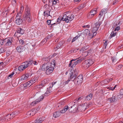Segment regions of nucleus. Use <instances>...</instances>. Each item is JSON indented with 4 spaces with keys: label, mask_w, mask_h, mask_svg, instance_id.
I'll return each instance as SVG.
<instances>
[{
    "label": "nucleus",
    "mask_w": 123,
    "mask_h": 123,
    "mask_svg": "<svg viewBox=\"0 0 123 123\" xmlns=\"http://www.w3.org/2000/svg\"><path fill=\"white\" fill-rule=\"evenodd\" d=\"M77 75V72L71 69L69 74L68 78L73 81H74Z\"/></svg>",
    "instance_id": "4"
},
{
    "label": "nucleus",
    "mask_w": 123,
    "mask_h": 123,
    "mask_svg": "<svg viewBox=\"0 0 123 123\" xmlns=\"http://www.w3.org/2000/svg\"><path fill=\"white\" fill-rule=\"evenodd\" d=\"M60 112L61 113H65L66 112V111L63 109L62 110L60 111Z\"/></svg>",
    "instance_id": "57"
},
{
    "label": "nucleus",
    "mask_w": 123,
    "mask_h": 123,
    "mask_svg": "<svg viewBox=\"0 0 123 123\" xmlns=\"http://www.w3.org/2000/svg\"><path fill=\"white\" fill-rule=\"evenodd\" d=\"M117 86V85H115L114 87H109L108 88V89H109L112 91H113L116 88V87Z\"/></svg>",
    "instance_id": "42"
},
{
    "label": "nucleus",
    "mask_w": 123,
    "mask_h": 123,
    "mask_svg": "<svg viewBox=\"0 0 123 123\" xmlns=\"http://www.w3.org/2000/svg\"><path fill=\"white\" fill-rule=\"evenodd\" d=\"M85 49L84 47H82V48L80 49V51L81 52H83L84 50H85Z\"/></svg>",
    "instance_id": "63"
},
{
    "label": "nucleus",
    "mask_w": 123,
    "mask_h": 123,
    "mask_svg": "<svg viewBox=\"0 0 123 123\" xmlns=\"http://www.w3.org/2000/svg\"><path fill=\"white\" fill-rule=\"evenodd\" d=\"M45 119V118L44 117H42L41 118H39L38 119H37L35 121V123H41Z\"/></svg>",
    "instance_id": "17"
},
{
    "label": "nucleus",
    "mask_w": 123,
    "mask_h": 123,
    "mask_svg": "<svg viewBox=\"0 0 123 123\" xmlns=\"http://www.w3.org/2000/svg\"><path fill=\"white\" fill-rule=\"evenodd\" d=\"M61 115L60 112V111H58L54 112L53 113V117L55 118Z\"/></svg>",
    "instance_id": "24"
},
{
    "label": "nucleus",
    "mask_w": 123,
    "mask_h": 123,
    "mask_svg": "<svg viewBox=\"0 0 123 123\" xmlns=\"http://www.w3.org/2000/svg\"><path fill=\"white\" fill-rule=\"evenodd\" d=\"M24 20H27L28 22H30L31 21L30 10L28 8H27L26 9L25 14L24 16Z\"/></svg>",
    "instance_id": "3"
},
{
    "label": "nucleus",
    "mask_w": 123,
    "mask_h": 123,
    "mask_svg": "<svg viewBox=\"0 0 123 123\" xmlns=\"http://www.w3.org/2000/svg\"><path fill=\"white\" fill-rule=\"evenodd\" d=\"M92 94L90 93L85 97V99L86 101H89L91 99L92 97Z\"/></svg>",
    "instance_id": "19"
},
{
    "label": "nucleus",
    "mask_w": 123,
    "mask_h": 123,
    "mask_svg": "<svg viewBox=\"0 0 123 123\" xmlns=\"http://www.w3.org/2000/svg\"><path fill=\"white\" fill-rule=\"evenodd\" d=\"M97 8L91 10L90 12L91 13H92L93 16H94L97 13Z\"/></svg>",
    "instance_id": "29"
},
{
    "label": "nucleus",
    "mask_w": 123,
    "mask_h": 123,
    "mask_svg": "<svg viewBox=\"0 0 123 123\" xmlns=\"http://www.w3.org/2000/svg\"><path fill=\"white\" fill-rule=\"evenodd\" d=\"M25 69V68H24V67L22 64L20 65L18 67V70L20 71H22Z\"/></svg>",
    "instance_id": "36"
},
{
    "label": "nucleus",
    "mask_w": 123,
    "mask_h": 123,
    "mask_svg": "<svg viewBox=\"0 0 123 123\" xmlns=\"http://www.w3.org/2000/svg\"><path fill=\"white\" fill-rule=\"evenodd\" d=\"M51 58L49 56L48 57H45L43 59V60L45 63L49 62Z\"/></svg>",
    "instance_id": "23"
},
{
    "label": "nucleus",
    "mask_w": 123,
    "mask_h": 123,
    "mask_svg": "<svg viewBox=\"0 0 123 123\" xmlns=\"http://www.w3.org/2000/svg\"><path fill=\"white\" fill-rule=\"evenodd\" d=\"M24 48L23 46L18 45L16 48V49L18 52L20 53L24 50Z\"/></svg>",
    "instance_id": "14"
},
{
    "label": "nucleus",
    "mask_w": 123,
    "mask_h": 123,
    "mask_svg": "<svg viewBox=\"0 0 123 123\" xmlns=\"http://www.w3.org/2000/svg\"><path fill=\"white\" fill-rule=\"evenodd\" d=\"M93 63V60L91 59H89L86 60L83 63V64L85 67L87 68L92 64Z\"/></svg>",
    "instance_id": "6"
},
{
    "label": "nucleus",
    "mask_w": 123,
    "mask_h": 123,
    "mask_svg": "<svg viewBox=\"0 0 123 123\" xmlns=\"http://www.w3.org/2000/svg\"><path fill=\"white\" fill-rule=\"evenodd\" d=\"M107 8H105L102 9L100 12L98 16L100 18L101 16H102L103 14H105L107 12Z\"/></svg>",
    "instance_id": "15"
},
{
    "label": "nucleus",
    "mask_w": 123,
    "mask_h": 123,
    "mask_svg": "<svg viewBox=\"0 0 123 123\" xmlns=\"http://www.w3.org/2000/svg\"><path fill=\"white\" fill-rule=\"evenodd\" d=\"M14 41V40L12 38H9L5 39L6 42V46H10L11 45L12 43Z\"/></svg>",
    "instance_id": "9"
},
{
    "label": "nucleus",
    "mask_w": 123,
    "mask_h": 123,
    "mask_svg": "<svg viewBox=\"0 0 123 123\" xmlns=\"http://www.w3.org/2000/svg\"><path fill=\"white\" fill-rule=\"evenodd\" d=\"M68 106H65L64 108H63L66 111L69 109L68 108Z\"/></svg>",
    "instance_id": "61"
},
{
    "label": "nucleus",
    "mask_w": 123,
    "mask_h": 123,
    "mask_svg": "<svg viewBox=\"0 0 123 123\" xmlns=\"http://www.w3.org/2000/svg\"><path fill=\"white\" fill-rule=\"evenodd\" d=\"M109 83L108 79L104 80L101 82V83L102 84V85L107 84Z\"/></svg>",
    "instance_id": "34"
},
{
    "label": "nucleus",
    "mask_w": 123,
    "mask_h": 123,
    "mask_svg": "<svg viewBox=\"0 0 123 123\" xmlns=\"http://www.w3.org/2000/svg\"><path fill=\"white\" fill-rule=\"evenodd\" d=\"M8 10H6L5 12H3V14L6 13V15L5 16H6V15H7V13H8Z\"/></svg>",
    "instance_id": "60"
},
{
    "label": "nucleus",
    "mask_w": 123,
    "mask_h": 123,
    "mask_svg": "<svg viewBox=\"0 0 123 123\" xmlns=\"http://www.w3.org/2000/svg\"><path fill=\"white\" fill-rule=\"evenodd\" d=\"M57 4V2L56 0H54L53 1H52V6L55 7V5H56Z\"/></svg>",
    "instance_id": "44"
},
{
    "label": "nucleus",
    "mask_w": 123,
    "mask_h": 123,
    "mask_svg": "<svg viewBox=\"0 0 123 123\" xmlns=\"http://www.w3.org/2000/svg\"><path fill=\"white\" fill-rule=\"evenodd\" d=\"M79 37H80V36L79 35H77L75 37H74L72 41V42H73L75 40L77 39L78 38H79Z\"/></svg>",
    "instance_id": "40"
},
{
    "label": "nucleus",
    "mask_w": 123,
    "mask_h": 123,
    "mask_svg": "<svg viewBox=\"0 0 123 123\" xmlns=\"http://www.w3.org/2000/svg\"><path fill=\"white\" fill-rule=\"evenodd\" d=\"M84 60V58H82L79 59L74 61L75 65L74 66H76L77 64L80 63L82 61Z\"/></svg>",
    "instance_id": "25"
},
{
    "label": "nucleus",
    "mask_w": 123,
    "mask_h": 123,
    "mask_svg": "<svg viewBox=\"0 0 123 123\" xmlns=\"http://www.w3.org/2000/svg\"><path fill=\"white\" fill-rule=\"evenodd\" d=\"M14 74V72H13L11 74H10L8 76V79H9L10 78H11L12 77V76Z\"/></svg>",
    "instance_id": "43"
},
{
    "label": "nucleus",
    "mask_w": 123,
    "mask_h": 123,
    "mask_svg": "<svg viewBox=\"0 0 123 123\" xmlns=\"http://www.w3.org/2000/svg\"><path fill=\"white\" fill-rule=\"evenodd\" d=\"M29 74H26L25 75L24 74L21 77V79L20 80L21 81L25 80L29 77Z\"/></svg>",
    "instance_id": "21"
},
{
    "label": "nucleus",
    "mask_w": 123,
    "mask_h": 123,
    "mask_svg": "<svg viewBox=\"0 0 123 123\" xmlns=\"http://www.w3.org/2000/svg\"><path fill=\"white\" fill-rule=\"evenodd\" d=\"M47 80H48L47 79H44L43 81H42V82L45 85V84L48 83V81H47Z\"/></svg>",
    "instance_id": "54"
},
{
    "label": "nucleus",
    "mask_w": 123,
    "mask_h": 123,
    "mask_svg": "<svg viewBox=\"0 0 123 123\" xmlns=\"http://www.w3.org/2000/svg\"><path fill=\"white\" fill-rule=\"evenodd\" d=\"M37 80L36 78H35L32 79L30 81L31 83V84L32 85L36 82Z\"/></svg>",
    "instance_id": "31"
},
{
    "label": "nucleus",
    "mask_w": 123,
    "mask_h": 123,
    "mask_svg": "<svg viewBox=\"0 0 123 123\" xmlns=\"http://www.w3.org/2000/svg\"><path fill=\"white\" fill-rule=\"evenodd\" d=\"M19 42L23 45H24L25 44L24 41L22 39L20 40L19 41Z\"/></svg>",
    "instance_id": "53"
},
{
    "label": "nucleus",
    "mask_w": 123,
    "mask_h": 123,
    "mask_svg": "<svg viewBox=\"0 0 123 123\" xmlns=\"http://www.w3.org/2000/svg\"><path fill=\"white\" fill-rule=\"evenodd\" d=\"M0 41L1 44H2V46L4 44L6 45V42H5V39L1 38Z\"/></svg>",
    "instance_id": "37"
},
{
    "label": "nucleus",
    "mask_w": 123,
    "mask_h": 123,
    "mask_svg": "<svg viewBox=\"0 0 123 123\" xmlns=\"http://www.w3.org/2000/svg\"><path fill=\"white\" fill-rule=\"evenodd\" d=\"M85 6V5L84 4H81L78 7V9L79 10H80L83 9Z\"/></svg>",
    "instance_id": "39"
},
{
    "label": "nucleus",
    "mask_w": 123,
    "mask_h": 123,
    "mask_svg": "<svg viewBox=\"0 0 123 123\" xmlns=\"http://www.w3.org/2000/svg\"><path fill=\"white\" fill-rule=\"evenodd\" d=\"M116 34V33L114 32V31H112L110 34V36L109 37L110 38L115 36Z\"/></svg>",
    "instance_id": "35"
},
{
    "label": "nucleus",
    "mask_w": 123,
    "mask_h": 123,
    "mask_svg": "<svg viewBox=\"0 0 123 123\" xmlns=\"http://www.w3.org/2000/svg\"><path fill=\"white\" fill-rule=\"evenodd\" d=\"M77 59H72L71 60L70 62V63L68 65V67H71L72 68H73L75 67V66L74 65H75V64H74V62H73L74 61Z\"/></svg>",
    "instance_id": "16"
},
{
    "label": "nucleus",
    "mask_w": 123,
    "mask_h": 123,
    "mask_svg": "<svg viewBox=\"0 0 123 123\" xmlns=\"http://www.w3.org/2000/svg\"><path fill=\"white\" fill-rule=\"evenodd\" d=\"M12 118V117L11 116V115L10 114H8L7 116H6L5 117V118L8 120L9 119H10Z\"/></svg>",
    "instance_id": "41"
},
{
    "label": "nucleus",
    "mask_w": 123,
    "mask_h": 123,
    "mask_svg": "<svg viewBox=\"0 0 123 123\" xmlns=\"http://www.w3.org/2000/svg\"><path fill=\"white\" fill-rule=\"evenodd\" d=\"M47 62L43 64L41 66V69L43 71H46V73L47 74H49L52 73L55 67V63L53 62Z\"/></svg>",
    "instance_id": "1"
},
{
    "label": "nucleus",
    "mask_w": 123,
    "mask_h": 123,
    "mask_svg": "<svg viewBox=\"0 0 123 123\" xmlns=\"http://www.w3.org/2000/svg\"><path fill=\"white\" fill-rule=\"evenodd\" d=\"M120 27L118 26H117L116 28L115 29L114 31H118L120 30Z\"/></svg>",
    "instance_id": "51"
},
{
    "label": "nucleus",
    "mask_w": 123,
    "mask_h": 123,
    "mask_svg": "<svg viewBox=\"0 0 123 123\" xmlns=\"http://www.w3.org/2000/svg\"><path fill=\"white\" fill-rule=\"evenodd\" d=\"M7 50V49L6 48H1L0 49V53H2L6 51Z\"/></svg>",
    "instance_id": "33"
},
{
    "label": "nucleus",
    "mask_w": 123,
    "mask_h": 123,
    "mask_svg": "<svg viewBox=\"0 0 123 123\" xmlns=\"http://www.w3.org/2000/svg\"><path fill=\"white\" fill-rule=\"evenodd\" d=\"M29 60L32 61H33V62L31 63V65L33 64L34 65H37L38 64V62L36 61H34L33 60Z\"/></svg>",
    "instance_id": "46"
},
{
    "label": "nucleus",
    "mask_w": 123,
    "mask_h": 123,
    "mask_svg": "<svg viewBox=\"0 0 123 123\" xmlns=\"http://www.w3.org/2000/svg\"><path fill=\"white\" fill-rule=\"evenodd\" d=\"M14 114H15V115H17L18 114H19V112L18 111H16L14 112Z\"/></svg>",
    "instance_id": "62"
},
{
    "label": "nucleus",
    "mask_w": 123,
    "mask_h": 123,
    "mask_svg": "<svg viewBox=\"0 0 123 123\" xmlns=\"http://www.w3.org/2000/svg\"><path fill=\"white\" fill-rule=\"evenodd\" d=\"M50 11L49 10H46L44 11L43 12L44 15V16H45V15L46 14L47 17H48L49 16H50Z\"/></svg>",
    "instance_id": "28"
},
{
    "label": "nucleus",
    "mask_w": 123,
    "mask_h": 123,
    "mask_svg": "<svg viewBox=\"0 0 123 123\" xmlns=\"http://www.w3.org/2000/svg\"><path fill=\"white\" fill-rule=\"evenodd\" d=\"M52 0H49V5H48L49 6L51 7L52 6Z\"/></svg>",
    "instance_id": "48"
},
{
    "label": "nucleus",
    "mask_w": 123,
    "mask_h": 123,
    "mask_svg": "<svg viewBox=\"0 0 123 123\" xmlns=\"http://www.w3.org/2000/svg\"><path fill=\"white\" fill-rule=\"evenodd\" d=\"M99 38H97L95 39L93 41V43H98L99 41Z\"/></svg>",
    "instance_id": "45"
},
{
    "label": "nucleus",
    "mask_w": 123,
    "mask_h": 123,
    "mask_svg": "<svg viewBox=\"0 0 123 123\" xmlns=\"http://www.w3.org/2000/svg\"><path fill=\"white\" fill-rule=\"evenodd\" d=\"M18 17H19V18H18L16 19L15 21V23L16 24L19 25L21 24L23 21L22 19L20 18V16Z\"/></svg>",
    "instance_id": "18"
},
{
    "label": "nucleus",
    "mask_w": 123,
    "mask_h": 123,
    "mask_svg": "<svg viewBox=\"0 0 123 123\" xmlns=\"http://www.w3.org/2000/svg\"><path fill=\"white\" fill-rule=\"evenodd\" d=\"M70 80H71L68 78L67 80L66 81L64 82V83L65 84H67Z\"/></svg>",
    "instance_id": "56"
},
{
    "label": "nucleus",
    "mask_w": 123,
    "mask_h": 123,
    "mask_svg": "<svg viewBox=\"0 0 123 123\" xmlns=\"http://www.w3.org/2000/svg\"><path fill=\"white\" fill-rule=\"evenodd\" d=\"M118 0H116L114 1L113 2V5H114L117 4L118 3Z\"/></svg>",
    "instance_id": "52"
},
{
    "label": "nucleus",
    "mask_w": 123,
    "mask_h": 123,
    "mask_svg": "<svg viewBox=\"0 0 123 123\" xmlns=\"http://www.w3.org/2000/svg\"><path fill=\"white\" fill-rule=\"evenodd\" d=\"M89 107V105H88L87 103H85L79 105L77 107V110L80 111H83L87 109Z\"/></svg>",
    "instance_id": "5"
},
{
    "label": "nucleus",
    "mask_w": 123,
    "mask_h": 123,
    "mask_svg": "<svg viewBox=\"0 0 123 123\" xmlns=\"http://www.w3.org/2000/svg\"><path fill=\"white\" fill-rule=\"evenodd\" d=\"M72 106H71L69 108V111L70 112L72 113H74L77 111V107L74 108V109H72Z\"/></svg>",
    "instance_id": "20"
},
{
    "label": "nucleus",
    "mask_w": 123,
    "mask_h": 123,
    "mask_svg": "<svg viewBox=\"0 0 123 123\" xmlns=\"http://www.w3.org/2000/svg\"><path fill=\"white\" fill-rule=\"evenodd\" d=\"M117 95L114 94H113L112 97L110 98V100L111 102H114L117 101L118 99Z\"/></svg>",
    "instance_id": "13"
},
{
    "label": "nucleus",
    "mask_w": 123,
    "mask_h": 123,
    "mask_svg": "<svg viewBox=\"0 0 123 123\" xmlns=\"http://www.w3.org/2000/svg\"><path fill=\"white\" fill-rule=\"evenodd\" d=\"M62 19L63 21H65L66 22H68V20L69 19H68V16L66 14H65L63 15Z\"/></svg>",
    "instance_id": "22"
},
{
    "label": "nucleus",
    "mask_w": 123,
    "mask_h": 123,
    "mask_svg": "<svg viewBox=\"0 0 123 123\" xmlns=\"http://www.w3.org/2000/svg\"><path fill=\"white\" fill-rule=\"evenodd\" d=\"M51 92V90H48V89H47V90L45 93L43 95H42L40 96L39 98L36 100L35 101H33L31 103V105H32L34 106L36 104L38 103L41 101L44 98V96H48L50 94V93Z\"/></svg>",
    "instance_id": "2"
},
{
    "label": "nucleus",
    "mask_w": 123,
    "mask_h": 123,
    "mask_svg": "<svg viewBox=\"0 0 123 123\" xmlns=\"http://www.w3.org/2000/svg\"><path fill=\"white\" fill-rule=\"evenodd\" d=\"M83 78L81 75L79 76L77 78L74 79V81L75 83L78 85L80 84L82 82Z\"/></svg>",
    "instance_id": "8"
},
{
    "label": "nucleus",
    "mask_w": 123,
    "mask_h": 123,
    "mask_svg": "<svg viewBox=\"0 0 123 123\" xmlns=\"http://www.w3.org/2000/svg\"><path fill=\"white\" fill-rule=\"evenodd\" d=\"M100 25L99 22H97L94 24V25L93 26V28H92L91 31L92 32H96L98 30Z\"/></svg>",
    "instance_id": "10"
},
{
    "label": "nucleus",
    "mask_w": 123,
    "mask_h": 123,
    "mask_svg": "<svg viewBox=\"0 0 123 123\" xmlns=\"http://www.w3.org/2000/svg\"><path fill=\"white\" fill-rule=\"evenodd\" d=\"M74 15L72 14H71L70 15H68V19H69V20H68V22L69 21H70L73 19L74 18Z\"/></svg>",
    "instance_id": "27"
},
{
    "label": "nucleus",
    "mask_w": 123,
    "mask_h": 123,
    "mask_svg": "<svg viewBox=\"0 0 123 123\" xmlns=\"http://www.w3.org/2000/svg\"><path fill=\"white\" fill-rule=\"evenodd\" d=\"M50 7V6L47 4H46L44 6V7L46 9V10H48Z\"/></svg>",
    "instance_id": "50"
},
{
    "label": "nucleus",
    "mask_w": 123,
    "mask_h": 123,
    "mask_svg": "<svg viewBox=\"0 0 123 123\" xmlns=\"http://www.w3.org/2000/svg\"><path fill=\"white\" fill-rule=\"evenodd\" d=\"M16 0H12V2L13 4H15L16 3Z\"/></svg>",
    "instance_id": "64"
},
{
    "label": "nucleus",
    "mask_w": 123,
    "mask_h": 123,
    "mask_svg": "<svg viewBox=\"0 0 123 123\" xmlns=\"http://www.w3.org/2000/svg\"><path fill=\"white\" fill-rule=\"evenodd\" d=\"M47 22L48 25L50 24L51 21L50 20H48L47 21Z\"/></svg>",
    "instance_id": "59"
},
{
    "label": "nucleus",
    "mask_w": 123,
    "mask_h": 123,
    "mask_svg": "<svg viewBox=\"0 0 123 123\" xmlns=\"http://www.w3.org/2000/svg\"><path fill=\"white\" fill-rule=\"evenodd\" d=\"M84 35L87 36L88 35L87 37L88 39L89 40L92 39L93 37V36H92V34L90 33L88 29H86L84 31Z\"/></svg>",
    "instance_id": "11"
},
{
    "label": "nucleus",
    "mask_w": 123,
    "mask_h": 123,
    "mask_svg": "<svg viewBox=\"0 0 123 123\" xmlns=\"http://www.w3.org/2000/svg\"><path fill=\"white\" fill-rule=\"evenodd\" d=\"M47 41V38H45L42 40L41 42V43L42 44H44Z\"/></svg>",
    "instance_id": "47"
},
{
    "label": "nucleus",
    "mask_w": 123,
    "mask_h": 123,
    "mask_svg": "<svg viewBox=\"0 0 123 123\" xmlns=\"http://www.w3.org/2000/svg\"><path fill=\"white\" fill-rule=\"evenodd\" d=\"M41 107V106H39L36 108L32 109L31 111L28 112V114L31 116V114L32 116L34 115L38 111L40 110Z\"/></svg>",
    "instance_id": "7"
},
{
    "label": "nucleus",
    "mask_w": 123,
    "mask_h": 123,
    "mask_svg": "<svg viewBox=\"0 0 123 123\" xmlns=\"http://www.w3.org/2000/svg\"><path fill=\"white\" fill-rule=\"evenodd\" d=\"M73 50H70V51H69L68 52V54L69 55V54H71V53H73Z\"/></svg>",
    "instance_id": "58"
},
{
    "label": "nucleus",
    "mask_w": 123,
    "mask_h": 123,
    "mask_svg": "<svg viewBox=\"0 0 123 123\" xmlns=\"http://www.w3.org/2000/svg\"><path fill=\"white\" fill-rule=\"evenodd\" d=\"M18 33H19L21 34H23L24 33V30L22 29L21 28H19L18 29V30L17 31Z\"/></svg>",
    "instance_id": "26"
},
{
    "label": "nucleus",
    "mask_w": 123,
    "mask_h": 123,
    "mask_svg": "<svg viewBox=\"0 0 123 123\" xmlns=\"http://www.w3.org/2000/svg\"><path fill=\"white\" fill-rule=\"evenodd\" d=\"M32 84H31L30 81L27 82L25 84H24V87L26 86L27 88L29 87Z\"/></svg>",
    "instance_id": "30"
},
{
    "label": "nucleus",
    "mask_w": 123,
    "mask_h": 123,
    "mask_svg": "<svg viewBox=\"0 0 123 123\" xmlns=\"http://www.w3.org/2000/svg\"><path fill=\"white\" fill-rule=\"evenodd\" d=\"M93 15L92 14V13H90V12L89 13H88L87 15V18L88 19H90L93 17Z\"/></svg>",
    "instance_id": "38"
},
{
    "label": "nucleus",
    "mask_w": 123,
    "mask_h": 123,
    "mask_svg": "<svg viewBox=\"0 0 123 123\" xmlns=\"http://www.w3.org/2000/svg\"><path fill=\"white\" fill-rule=\"evenodd\" d=\"M62 20V18L61 17H59L57 19V24H59L61 21V20Z\"/></svg>",
    "instance_id": "49"
},
{
    "label": "nucleus",
    "mask_w": 123,
    "mask_h": 123,
    "mask_svg": "<svg viewBox=\"0 0 123 123\" xmlns=\"http://www.w3.org/2000/svg\"><path fill=\"white\" fill-rule=\"evenodd\" d=\"M65 104V102H61L58 104V107H60L61 106H63Z\"/></svg>",
    "instance_id": "32"
},
{
    "label": "nucleus",
    "mask_w": 123,
    "mask_h": 123,
    "mask_svg": "<svg viewBox=\"0 0 123 123\" xmlns=\"http://www.w3.org/2000/svg\"><path fill=\"white\" fill-rule=\"evenodd\" d=\"M33 62L32 61H26L22 63V65L23 66L24 68L25 69L28 67L30 66L31 65V63Z\"/></svg>",
    "instance_id": "12"
},
{
    "label": "nucleus",
    "mask_w": 123,
    "mask_h": 123,
    "mask_svg": "<svg viewBox=\"0 0 123 123\" xmlns=\"http://www.w3.org/2000/svg\"><path fill=\"white\" fill-rule=\"evenodd\" d=\"M120 93L121 95H123V88L120 90Z\"/></svg>",
    "instance_id": "55"
}]
</instances>
